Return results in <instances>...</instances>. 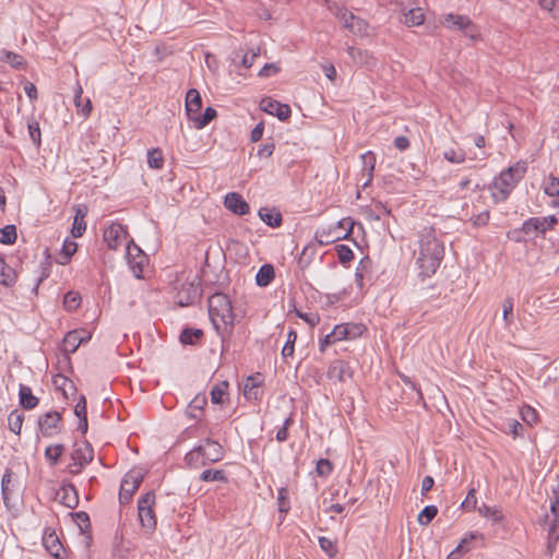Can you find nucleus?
I'll list each match as a JSON object with an SVG mask.
<instances>
[{"label":"nucleus","instance_id":"1","mask_svg":"<svg viewBox=\"0 0 559 559\" xmlns=\"http://www.w3.org/2000/svg\"><path fill=\"white\" fill-rule=\"evenodd\" d=\"M444 255V247L433 234L428 230L420 236L417 264L420 274L430 276L436 273Z\"/></svg>","mask_w":559,"mask_h":559},{"label":"nucleus","instance_id":"2","mask_svg":"<svg viewBox=\"0 0 559 559\" xmlns=\"http://www.w3.org/2000/svg\"><path fill=\"white\" fill-rule=\"evenodd\" d=\"M209 314L217 332H226L234 325L235 314L227 295L215 293L207 300Z\"/></svg>","mask_w":559,"mask_h":559},{"label":"nucleus","instance_id":"3","mask_svg":"<svg viewBox=\"0 0 559 559\" xmlns=\"http://www.w3.org/2000/svg\"><path fill=\"white\" fill-rule=\"evenodd\" d=\"M526 165L516 163L502 171L493 181L492 197L497 202L507 200L515 185L524 177Z\"/></svg>","mask_w":559,"mask_h":559},{"label":"nucleus","instance_id":"4","mask_svg":"<svg viewBox=\"0 0 559 559\" xmlns=\"http://www.w3.org/2000/svg\"><path fill=\"white\" fill-rule=\"evenodd\" d=\"M154 504L155 493L153 491L146 492L138 501L139 520L142 527L147 531H153L156 527V518L153 511Z\"/></svg>","mask_w":559,"mask_h":559},{"label":"nucleus","instance_id":"5","mask_svg":"<svg viewBox=\"0 0 559 559\" xmlns=\"http://www.w3.org/2000/svg\"><path fill=\"white\" fill-rule=\"evenodd\" d=\"M200 296V283L194 276L192 281H186L177 288L176 300L179 306L185 307L192 305Z\"/></svg>","mask_w":559,"mask_h":559},{"label":"nucleus","instance_id":"6","mask_svg":"<svg viewBox=\"0 0 559 559\" xmlns=\"http://www.w3.org/2000/svg\"><path fill=\"white\" fill-rule=\"evenodd\" d=\"M143 480V475L139 472H129L124 475L119 492V501L121 504L128 503L135 490L140 487Z\"/></svg>","mask_w":559,"mask_h":559},{"label":"nucleus","instance_id":"7","mask_svg":"<svg viewBox=\"0 0 559 559\" xmlns=\"http://www.w3.org/2000/svg\"><path fill=\"white\" fill-rule=\"evenodd\" d=\"M104 241L111 250H117L123 242H128V231L120 223H112L104 230Z\"/></svg>","mask_w":559,"mask_h":559},{"label":"nucleus","instance_id":"8","mask_svg":"<svg viewBox=\"0 0 559 559\" xmlns=\"http://www.w3.org/2000/svg\"><path fill=\"white\" fill-rule=\"evenodd\" d=\"M126 255L130 267L132 269L135 277L140 278L142 273V267L144 262L146 261V255L138 247L132 239H130L126 246Z\"/></svg>","mask_w":559,"mask_h":559},{"label":"nucleus","instance_id":"9","mask_svg":"<svg viewBox=\"0 0 559 559\" xmlns=\"http://www.w3.org/2000/svg\"><path fill=\"white\" fill-rule=\"evenodd\" d=\"M61 414L57 411H51L40 416L38 426L44 437H52L60 431Z\"/></svg>","mask_w":559,"mask_h":559},{"label":"nucleus","instance_id":"10","mask_svg":"<svg viewBox=\"0 0 559 559\" xmlns=\"http://www.w3.org/2000/svg\"><path fill=\"white\" fill-rule=\"evenodd\" d=\"M260 108L270 115L276 116L282 121L287 120L292 115L290 107L287 104H282L271 97L263 98Z\"/></svg>","mask_w":559,"mask_h":559},{"label":"nucleus","instance_id":"11","mask_svg":"<svg viewBox=\"0 0 559 559\" xmlns=\"http://www.w3.org/2000/svg\"><path fill=\"white\" fill-rule=\"evenodd\" d=\"M350 234V228H348L345 233L338 230V227L330 226L329 228H320L316 231V240L320 245H329L341 239H346Z\"/></svg>","mask_w":559,"mask_h":559},{"label":"nucleus","instance_id":"12","mask_svg":"<svg viewBox=\"0 0 559 559\" xmlns=\"http://www.w3.org/2000/svg\"><path fill=\"white\" fill-rule=\"evenodd\" d=\"M205 445L206 448L203 447L202 451V465H205L207 463H215L223 459L224 449L217 441L207 438L205 440Z\"/></svg>","mask_w":559,"mask_h":559},{"label":"nucleus","instance_id":"13","mask_svg":"<svg viewBox=\"0 0 559 559\" xmlns=\"http://www.w3.org/2000/svg\"><path fill=\"white\" fill-rule=\"evenodd\" d=\"M56 500L69 509H74L79 503L75 487L71 484L61 486L56 492Z\"/></svg>","mask_w":559,"mask_h":559},{"label":"nucleus","instance_id":"14","mask_svg":"<svg viewBox=\"0 0 559 559\" xmlns=\"http://www.w3.org/2000/svg\"><path fill=\"white\" fill-rule=\"evenodd\" d=\"M353 373L349 365L341 359L334 360L331 362L328 369V378L330 380H337L340 382H345L347 379L352 378Z\"/></svg>","mask_w":559,"mask_h":559},{"label":"nucleus","instance_id":"15","mask_svg":"<svg viewBox=\"0 0 559 559\" xmlns=\"http://www.w3.org/2000/svg\"><path fill=\"white\" fill-rule=\"evenodd\" d=\"M442 23L449 28L462 31L469 37H474L473 34L468 33V28L473 26V23L472 20L466 15L449 13L444 15Z\"/></svg>","mask_w":559,"mask_h":559},{"label":"nucleus","instance_id":"16","mask_svg":"<svg viewBox=\"0 0 559 559\" xmlns=\"http://www.w3.org/2000/svg\"><path fill=\"white\" fill-rule=\"evenodd\" d=\"M224 204L226 209L237 215H246L250 210L249 204L237 192L227 193L224 200Z\"/></svg>","mask_w":559,"mask_h":559},{"label":"nucleus","instance_id":"17","mask_svg":"<svg viewBox=\"0 0 559 559\" xmlns=\"http://www.w3.org/2000/svg\"><path fill=\"white\" fill-rule=\"evenodd\" d=\"M340 21L343 23L344 28L353 34H367L368 23L350 12H347L345 15H343Z\"/></svg>","mask_w":559,"mask_h":559},{"label":"nucleus","instance_id":"18","mask_svg":"<svg viewBox=\"0 0 559 559\" xmlns=\"http://www.w3.org/2000/svg\"><path fill=\"white\" fill-rule=\"evenodd\" d=\"M73 448L74 449L71 453L72 461H79L86 465L93 461L94 450L88 441L84 440L75 442Z\"/></svg>","mask_w":559,"mask_h":559},{"label":"nucleus","instance_id":"19","mask_svg":"<svg viewBox=\"0 0 559 559\" xmlns=\"http://www.w3.org/2000/svg\"><path fill=\"white\" fill-rule=\"evenodd\" d=\"M347 52H348L352 61L359 66L371 69V68L376 67V64H377V59L368 50H362L360 48L349 46L347 48Z\"/></svg>","mask_w":559,"mask_h":559},{"label":"nucleus","instance_id":"20","mask_svg":"<svg viewBox=\"0 0 559 559\" xmlns=\"http://www.w3.org/2000/svg\"><path fill=\"white\" fill-rule=\"evenodd\" d=\"M84 331H70L63 337L62 346L66 353H74L79 346L91 338L90 334L83 335Z\"/></svg>","mask_w":559,"mask_h":559},{"label":"nucleus","instance_id":"21","mask_svg":"<svg viewBox=\"0 0 559 559\" xmlns=\"http://www.w3.org/2000/svg\"><path fill=\"white\" fill-rule=\"evenodd\" d=\"M202 108V98L195 88H190L186 95V112L189 120H192Z\"/></svg>","mask_w":559,"mask_h":559},{"label":"nucleus","instance_id":"22","mask_svg":"<svg viewBox=\"0 0 559 559\" xmlns=\"http://www.w3.org/2000/svg\"><path fill=\"white\" fill-rule=\"evenodd\" d=\"M43 544L47 551L56 557H60V551L62 550V544L60 543L58 536L55 532H45L43 536Z\"/></svg>","mask_w":559,"mask_h":559},{"label":"nucleus","instance_id":"23","mask_svg":"<svg viewBox=\"0 0 559 559\" xmlns=\"http://www.w3.org/2000/svg\"><path fill=\"white\" fill-rule=\"evenodd\" d=\"M87 214V210L84 206H79L75 211L73 226L71 229L72 236L78 238L81 237L86 230V223L84 221Z\"/></svg>","mask_w":559,"mask_h":559},{"label":"nucleus","instance_id":"24","mask_svg":"<svg viewBox=\"0 0 559 559\" xmlns=\"http://www.w3.org/2000/svg\"><path fill=\"white\" fill-rule=\"evenodd\" d=\"M20 404L25 409H33L38 404V399L33 395L29 386L20 384L19 389Z\"/></svg>","mask_w":559,"mask_h":559},{"label":"nucleus","instance_id":"25","mask_svg":"<svg viewBox=\"0 0 559 559\" xmlns=\"http://www.w3.org/2000/svg\"><path fill=\"white\" fill-rule=\"evenodd\" d=\"M259 217L270 227H280L283 222L282 214L276 210H269L261 207L259 210Z\"/></svg>","mask_w":559,"mask_h":559},{"label":"nucleus","instance_id":"26","mask_svg":"<svg viewBox=\"0 0 559 559\" xmlns=\"http://www.w3.org/2000/svg\"><path fill=\"white\" fill-rule=\"evenodd\" d=\"M274 266L269 263L263 264L255 275L257 285L260 287H265L271 284V282L274 280Z\"/></svg>","mask_w":559,"mask_h":559},{"label":"nucleus","instance_id":"27","mask_svg":"<svg viewBox=\"0 0 559 559\" xmlns=\"http://www.w3.org/2000/svg\"><path fill=\"white\" fill-rule=\"evenodd\" d=\"M16 281V273L13 267L8 265L3 258L0 257V284L9 287Z\"/></svg>","mask_w":559,"mask_h":559},{"label":"nucleus","instance_id":"28","mask_svg":"<svg viewBox=\"0 0 559 559\" xmlns=\"http://www.w3.org/2000/svg\"><path fill=\"white\" fill-rule=\"evenodd\" d=\"M217 116L216 110L213 107H206L204 112H200L191 120L197 129H203Z\"/></svg>","mask_w":559,"mask_h":559},{"label":"nucleus","instance_id":"29","mask_svg":"<svg viewBox=\"0 0 559 559\" xmlns=\"http://www.w3.org/2000/svg\"><path fill=\"white\" fill-rule=\"evenodd\" d=\"M64 452V445L61 443L48 445L45 450V457L50 466H56Z\"/></svg>","mask_w":559,"mask_h":559},{"label":"nucleus","instance_id":"30","mask_svg":"<svg viewBox=\"0 0 559 559\" xmlns=\"http://www.w3.org/2000/svg\"><path fill=\"white\" fill-rule=\"evenodd\" d=\"M425 21V14L421 8H413L404 14V24L407 26H418Z\"/></svg>","mask_w":559,"mask_h":559},{"label":"nucleus","instance_id":"31","mask_svg":"<svg viewBox=\"0 0 559 559\" xmlns=\"http://www.w3.org/2000/svg\"><path fill=\"white\" fill-rule=\"evenodd\" d=\"M203 335L204 333L201 329L187 328L182 330L180 334V342L182 344L194 345L203 337Z\"/></svg>","mask_w":559,"mask_h":559},{"label":"nucleus","instance_id":"32","mask_svg":"<svg viewBox=\"0 0 559 559\" xmlns=\"http://www.w3.org/2000/svg\"><path fill=\"white\" fill-rule=\"evenodd\" d=\"M228 382L223 381L211 390V401L213 404H223L227 399Z\"/></svg>","mask_w":559,"mask_h":559},{"label":"nucleus","instance_id":"33","mask_svg":"<svg viewBox=\"0 0 559 559\" xmlns=\"http://www.w3.org/2000/svg\"><path fill=\"white\" fill-rule=\"evenodd\" d=\"M78 249V245L74 241L71 240H64L62 245V249L60 252V258L58 259V263L61 265L68 264L71 257L75 253Z\"/></svg>","mask_w":559,"mask_h":559},{"label":"nucleus","instance_id":"34","mask_svg":"<svg viewBox=\"0 0 559 559\" xmlns=\"http://www.w3.org/2000/svg\"><path fill=\"white\" fill-rule=\"evenodd\" d=\"M443 158L452 164H462L466 158V154L461 147H450L443 152Z\"/></svg>","mask_w":559,"mask_h":559},{"label":"nucleus","instance_id":"35","mask_svg":"<svg viewBox=\"0 0 559 559\" xmlns=\"http://www.w3.org/2000/svg\"><path fill=\"white\" fill-rule=\"evenodd\" d=\"M147 164L153 169H160L164 166V156L160 148H152L147 152Z\"/></svg>","mask_w":559,"mask_h":559},{"label":"nucleus","instance_id":"36","mask_svg":"<svg viewBox=\"0 0 559 559\" xmlns=\"http://www.w3.org/2000/svg\"><path fill=\"white\" fill-rule=\"evenodd\" d=\"M476 537L477 535L475 533H469L461 540V543L455 547V549L447 556V559H459L464 552L468 550L466 548V545Z\"/></svg>","mask_w":559,"mask_h":559},{"label":"nucleus","instance_id":"37","mask_svg":"<svg viewBox=\"0 0 559 559\" xmlns=\"http://www.w3.org/2000/svg\"><path fill=\"white\" fill-rule=\"evenodd\" d=\"M523 425L519 423L516 419H507L501 427V430L506 433L512 435L514 438L522 436L523 433Z\"/></svg>","mask_w":559,"mask_h":559},{"label":"nucleus","instance_id":"38","mask_svg":"<svg viewBox=\"0 0 559 559\" xmlns=\"http://www.w3.org/2000/svg\"><path fill=\"white\" fill-rule=\"evenodd\" d=\"M24 416L19 411H13L8 416L9 428L15 435H20L22 425H23Z\"/></svg>","mask_w":559,"mask_h":559},{"label":"nucleus","instance_id":"39","mask_svg":"<svg viewBox=\"0 0 559 559\" xmlns=\"http://www.w3.org/2000/svg\"><path fill=\"white\" fill-rule=\"evenodd\" d=\"M478 512L481 516L490 518L493 523H499L503 519L501 509L491 508V507L486 506L485 503L478 508Z\"/></svg>","mask_w":559,"mask_h":559},{"label":"nucleus","instance_id":"40","mask_svg":"<svg viewBox=\"0 0 559 559\" xmlns=\"http://www.w3.org/2000/svg\"><path fill=\"white\" fill-rule=\"evenodd\" d=\"M513 298L507 297L502 301V318L506 326H510L514 322V312H513Z\"/></svg>","mask_w":559,"mask_h":559},{"label":"nucleus","instance_id":"41","mask_svg":"<svg viewBox=\"0 0 559 559\" xmlns=\"http://www.w3.org/2000/svg\"><path fill=\"white\" fill-rule=\"evenodd\" d=\"M27 129H28V133H29V138H31L32 142L38 148L41 144V133H40V128H39L38 121L36 119L32 118L27 122Z\"/></svg>","mask_w":559,"mask_h":559},{"label":"nucleus","instance_id":"42","mask_svg":"<svg viewBox=\"0 0 559 559\" xmlns=\"http://www.w3.org/2000/svg\"><path fill=\"white\" fill-rule=\"evenodd\" d=\"M202 481H226L227 477L223 469H205L201 473Z\"/></svg>","mask_w":559,"mask_h":559},{"label":"nucleus","instance_id":"43","mask_svg":"<svg viewBox=\"0 0 559 559\" xmlns=\"http://www.w3.org/2000/svg\"><path fill=\"white\" fill-rule=\"evenodd\" d=\"M16 228L14 225H7L0 228V242L4 245H12L16 240Z\"/></svg>","mask_w":559,"mask_h":559},{"label":"nucleus","instance_id":"44","mask_svg":"<svg viewBox=\"0 0 559 559\" xmlns=\"http://www.w3.org/2000/svg\"><path fill=\"white\" fill-rule=\"evenodd\" d=\"M438 514V508L436 506H427L418 514V523L420 525H428Z\"/></svg>","mask_w":559,"mask_h":559},{"label":"nucleus","instance_id":"45","mask_svg":"<svg viewBox=\"0 0 559 559\" xmlns=\"http://www.w3.org/2000/svg\"><path fill=\"white\" fill-rule=\"evenodd\" d=\"M2 60L15 69H23L26 63L25 59L21 55L13 51H4Z\"/></svg>","mask_w":559,"mask_h":559},{"label":"nucleus","instance_id":"46","mask_svg":"<svg viewBox=\"0 0 559 559\" xmlns=\"http://www.w3.org/2000/svg\"><path fill=\"white\" fill-rule=\"evenodd\" d=\"M364 170H367L368 181L372 179V173L376 165V155L372 152H366L361 155Z\"/></svg>","mask_w":559,"mask_h":559},{"label":"nucleus","instance_id":"47","mask_svg":"<svg viewBox=\"0 0 559 559\" xmlns=\"http://www.w3.org/2000/svg\"><path fill=\"white\" fill-rule=\"evenodd\" d=\"M537 218L539 221L538 228H540L542 235H544L547 230H551L559 223V218L556 215Z\"/></svg>","mask_w":559,"mask_h":559},{"label":"nucleus","instance_id":"48","mask_svg":"<svg viewBox=\"0 0 559 559\" xmlns=\"http://www.w3.org/2000/svg\"><path fill=\"white\" fill-rule=\"evenodd\" d=\"M81 304V296L78 293L69 292L64 295L63 305L69 311L78 309Z\"/></svg>","mask_w":559,"mask_h":559},{"label":"nucleus","instance_id":"49","mask_svg":"<svg viewBox=\"0 0 559 559\" xmlns=\"http://www.w3.org/2000/svg\"><path fill=\"white\" fill-rule=\"evenodd\" d=\"M335 250L337 252V258L340 262L343 264L348 263L354 259L353 250L346 245H337L335 247Z\"/></svg>","mask_w":559,"mask_h":559},{"label":"nucleus","instance_id":"50","mask_svg":"<svg viewBox=\"0 0 559 559\" xmlns=\"http://www.w3.org/2000/svg\"><path fill=\"white\" fill-rule=\"evenodd\" d=\"M371 264V261L368 257L366 258H362L360 261H359V264L356 269V272H355V280H356V283L359 287H362L364 283V273L365 271L368 269V266Z\"/></svg>","mask_w":559,"mask_h":559},{"label":"nucleus","instance_id":"51","mask_svg":"<svg viewBox=\"0 0 559 559\" xmlns=\"http://www.w3.org/2000/svg\"><path fill=\"white\" fill-rule=\"evenodd\" d=\"M11 477H12V471L7 469L1 479V491H2V498H3L5 506H8V501L10 499L9 485L11 483Z\"/></svg>","mask_w":559,"mask_h":559},{"label":"nucleus","instance_id":"52","mask_svg":"<svg viewBox=\"0 0 559 559\" xmlns=\"http://www.w3.org/2000/svg\"><path fill=\"white\" fill-rule=\"evenodd\" d=\"M350 323L338 324L332 330L333 341L349 338Z\"/></svg>","mask_w":559,"mask_h":559},{"label":"nucleus","instance_id":"53","mask_svg":"<svg viewBox=\"0 0 559 559\" xmlns=\"http://www.w3.org/2000/svg\"><path fill=\"white\" fill-rule=\"evenodd\" d=\"M297 340V333L294 330H290L287 334V340L285 345L282 348L283 357H289L294 354V345Z\"/></svg>","mask_w":559,"mask_h":559},{"label":"nucleus","instance_id":"54","mask_svg":"<svg viewBox=\"0 0 559 559\" xmlns=\"http://www.w3.org/2000/svg\"><path fill=\"white\" fill-rule=\"evenodd\" d=\"M73 518L81 532H87L90 530L91 522L86 512H76L73 514Z\"/></svg>","mask_w":559,"mask_h":559},{"label":"nucleus","instance_id":"55","mask_svg":"<svg viewBox=\"0 0 559 559\" xmlns=\"http://www.w3.org/2000/svg\"><path fill=\"white\" fill-rule=\"evenodd\" d=\"M324 3L328 5V9L338 19L341 20L343 15L347 13V10L344 4L338 3L335 0H324Z\"/></svg>","mask_w":559,"mask_h":559},{"label":"nucleus","instance_id":"56","mask_svg":"<svg viewBox=\"0 0 559 559\" xmlns=\"http://www.w3.org/2000/svg\"><path fill=\"white\" fill-rule=\"evenodd\" d=\"M278 511L282 513L288 512L290 506L288 500V490L281 488L277 492Z\"/></svg>","mask_w":559,"mask_h":559},{"label":"nucleus","instance_id":"57","mask_svg":"<svg viewBox=\"0 0 559 559\" xmlns=\"http://www.w3.org/2000/svg\"><path fill=\"white\" fill-rule=\"evenodd\" d=\"M544 192L549 197L559 195V178L549 176L548 182L544 187Z\"/></svg>","mask_w":559,"mask_h":559},{"label":"nucleus","instance_id":"58","mask_svg":"<svg viewBox=\"0 0 559 559\" xmlns=\"http://www.w3.org/2000/svg\"><path fill=\"white\" fill-rule=\"evenodd\" d=\"M319 545L323 551H325L329 557H334L337 552V548L333 540L328 537H320Z\"/></svg>","mask_w":559,"mask_h":559},{"label":"nucleus","instance_id":"59","mask_svg":"<svg viewBox=\"0 0 559 559\" xmlns=\"http://www.w3.org/2000/svg\"><path fill=\"white\" fill-rule=\"evenodd\" d=\"M333 466L332 463L328 459H320L317 462L316 472L319 476H328L332 473Z\"/></svg>","mask_w":559,"mask_h":559},{"label":"nucleus","instance_id":"60","mask_svg":"<svg viewBox=\"0 0 559 559\" xmlns=\"http://www.w3.org/2000/svg\"><path fill=\"white\" fill-rule=\"evenodd\" d=\"M539 221L536 217H531L526 219L521 228V231H523L526 235H530L534 231L540 233V228H538Z\"/></svg>","mask_w":559,"mask_h":559},{"label":"nucleus","instance_id":"61","mask_svg":"<svg viewBox=\"0 0 559 559\" xmlns=\"http://www.w3.org/2000/svg\"><path fill=\"white\" fill-rule=\"evenodd\" d=\"M206 403H207V400H206L205 394H198L190 402L189 408H190V411L202 412L204 406L206 405Z\"/></svg>","mask_w":559,"mask_h":559},{"label":"nucleus","instance_id":"62","mask_svg":"<svg viewBox=\"0 0 559 559\" xmlns=\"http://www.w3.org/2000/svg\"><path fill=\"white\" fill-rule=\"evenodd\" d=\"M477 498L476 490L474 488L469 489L465 500L462 502V508L465 510H474L476 509Z\"/></svg>","mask_w":559,"mask_h":559},{"label":"nucleus","instance_id":"63","mask_svg":"<svg viewBox=\"0 0 559 559\" xmlns=\"http://www.w3.org/2000/svg\"><path fill=\"white\" fill-rule=\"evenodd\" d=\"M293 424V418L287 417L283 424V426L276 432V440L278 442H284L288 438V427Z\"/></svg>","mask_w":559,"mask_h":559},{"label":"nucleus","instance_id":"64","mask_svg":"<svg viewBox=\"0 0 559 559\" xmlns=\"http://www.w3.org/2000/svg\"><path fill=\"white\" fill-rule=\"evenodd\" d=\"M521 416L522 419L528 425H533L537 419L535 409L530 406H525L521 409Z\"/></svg>","mask_w":559,"mask_h":559}]
</instances>
